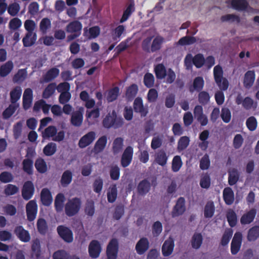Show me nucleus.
Wrapping results in <instances>:
<instances>
[{
  "instance_id": "obj_1",
  "label": "nucleus",
  "mask_w": 259,
  "mask_h": 259,
  "mask_svg": "<svg viewBox=\"0 0 259 259\" xmlns=\"http://www.w3.org/2000/svg\"><path fill=\"white\" fill-rule=\"evenodd\" d=\"M123 123V119L121 117H118L114 110L111 113H108L102 121L103 126L106 128H118L121 127Z\"/></svg>"
},
{
  "instance_id": "obj_2",
  "label": "nucleus",
  "mask_w": 259,
  "mask_h": 259,
  "mask_svg": "<svg viewBox=\"0 0 259 259\" xmlns=\"http://www.w3.org/2000/svg\"><path fill=\"white\" fill-rule=\"evenodd\" d=\"M81 201L80 198L74 197L69 199L64 206L65 212L69 217L77 214L80 209Z\"/></svg>"
},
{
  "instance_id": "obj_3",
  "label": "nucleus",
  "mask_w": 259,
  "mask_h": 259,
  "mask_svg": "<svg viewBox=\"0 0 259 259\" xmlns=\"http://www.w3.org/2000/svg\"><path fill=\"white\" fill-rule=\"evenodd\" d=\"M213 76L215 83L222 91H226L229 87V81L227 78L223 77L222 67L218 65L213 68Z\"/></svg>"
},
{
  "instance_id": "obj_4",
  "label": "nucleus",
  "mask_w": 259,
  "mask_h": 259,
  "mask_svg": "<svg viewBox=\"0 0 259 259\" xmlns=\"http://www.w3.org/2000/svg\"><path fill=\"white\" fill-rule=\"evenodd\" d=\"M82 28L81 23L78 20H74L69 23L66 27L67 32L71 33L68 36V40H73L79 37L81 34Z\"/></svg>"
},
{
  "instance_id": "obj_5",
  "label": "nucleus",
  "mask_w": 259,
  "mask_h": 259,
  "mask_svg": "<svg viewBox=\"0 0 259 259\" xmlns=\"http://www.w3.org/2000/svg\"><path fill=\"white\" fill-rule=\"evenodd\" d=\"M57 231L60 238L65 242L71 243L73 240L72 231L67 227L64 225L58 226Z\"/></svg>"
},
{
  "instance_id": "obj_6",
  "label": "nucleus",
  "mask_w": 259,
  "mask_h": 259,
  "mask_svg": "<svg viewBox=\"0 0 259 259\" xmlns=\"http://www.w3.org/2000/svg\"><path fill=\"white\" fill-rule=\"evenodd\" d=\"M185 203L186 201L184 197H181L178 198L171 211L172 218L180 216L185 212L186 211Z\"/></svg>"
},
{
  "instance_id": "obj_7",
  "label": "nucleus",
  "mask_w": 259,
  "mask_h": 259,
  "mask_svg": "<svg viewBox=\"0 0 259 259\" xmlns=\"http://www.w3.org/2000/svg\"><path fill=\"white\" fill-rule=\"evenodd\" d=\"M118 250V243L116 239H112L107 247V259H116Z\"/></svg>"
},
{
  "instance_id": "obj_8",
  "label": "nucleus",
  "mask_w": 259,
  "mask_h": 259,
  "mask_svg": "<svg viewBox=\"0 0 259 259\" xmlns=\"http://www.w3.org/2000/svg\"><path fill=\"white\" fill-rule=\"evenodd\" d=\"M242 241V234L240 232L235 233L231 243V252L233 255L236 254L240 250Z\"/></svg>"
},
{
  "instance_id": "obj_9",
  "label": "nucleus",
  "mask_w": 259,
  "mask_h": 259,
  "mask_svg": "<svg viewBox=\"0 0 259 259\" xmlns=\"http://www.w3.org/2000/svg\"><path fill=\"white\" fill-rule=\"evenodd\" d=\"M34 186L33 183L30 181L24 183L22 189V196L25 200L30 199L34 193Z\"/></svg>"
},
{
  "instance_id": "obj_10",
  "label": "nucleus",
  "mask_w": 259,
  "mask_h": 259,
  "mask_svg": "<svg viewBox=\"0 0 259 259\" xmlns=\"http://www.w3.org/2000/svg\"><path fill=\"white\" fill-rule=\"evenodd\" d=\"M133 108L134 111L139 113L141 117H145L148 113V108L144 106L143 100L141 97H137L135 99Z\"/></svg>"
},
{
  "instance_id": "obj_11",
  "label": "nucleus",
  "mask_w": 259,
  "mask_h": 259,
  "mask_svg": "<svg viewBox=\"0 0 259 259\" xmlns=\"http://www.w3.org/2000/svg\"><path fill=\"white\" fill-rule=\"evenodd\" d=\"M133 148L127 146L124 150L121 158V165L123 167H127L131 163L133 156Z\"/></svg>"
},
{
  "instance_id": "obj_12",
  "label": "nucleus",
  "mask_w": 259,
  "mask_h": 259,
  "mask_svg": "<svg viewBox=\"0 0 259 259\" xmlns=\"http://www.w3.org/2000/svg\"><path fill=\"white\" fill-rule=\"evenodd\" d=\"M26 211L27 220L29 222L34 220L37 212V205L34 200H30L26 204Z\"/></svg>"
},
{
  "instance_id": "obj_13",
  "label": "nucleus",
  "mask_w": 259,
  "mask_h": 259,
  "mask_svg": "<svg viewBox=\"0 0 259 259\" xmlns=\"http://www.w3.org/2000/svg\"><path fill=\"white\" fill-rule=\"evenodd\" d=\"M102 248L100 242L96 240L91 241L89 245V253L90 256L93 258L98 257L101 252Z\"/></svg>"
},
{
  "instance_id": "obj_14",
  "label": "nucleus",
  "mask_w": 259,
  "mask_h": 259,
  "mask_svg": "<svg viewBox=\"0 0 259 259\" xmlns=\"http://www.w3.org/2000/svg\"><path fill=\"white\" fill-rule=\"evenodd\" d=\"M59 69L56 67H53L50 69L42 75V78L40 80V83H44L52 81L59 75Z\"/></svg>"
},
{
  "instance_id": "obj_15",
  "label": "nucleus",
  "mask_w": 259,
  "mask_h": 259,
  "mask_svg": "<svg viewBox=\"0 0 259 259\" xmlns=\"http://www.w3.org/2000/svg\"><path fill=\"white\" fill-rule=\"evenodd\" d=\"M96 138V133L93 132H89L82 136L78 142V146L81 148H84L92 144Z\"/></svg>"
},
{
  "instance_id": "obj_16",
  "label": "nucleus",
  "mask_w": 259,
  "mask_h": 259,
  "mask_svg": "<svg viewBox=\"0 0 259 259\" xmlns=\"http://www.w3.org/2000/svg\"><path fill=\"white\" fill-rule=\"evenodd\" d=\"M83 108L80 107L77 111L73 112L71 115L70 122L73 126L79 127L83 121Z\"/></svg>"
},
{
  "instance_id": "obj_17",
  "label": "nucleus",
  "mask_w": 259,
  "mask_h": 259,
  "mask_svg": "<svg viewBox=\"0 0 259 259\" xmlns=\"http://www.w3.org/2000/svg\"><path fill=\"white\" fill-rule=\"evenodd\" d=\"M204 85V81L203 77L197 76L194 79L192 84L189 86V91L191 93L195 91L200 92L202 91Z\"/></svg>"
},
{
  "instance_id": "obj_18",
  "label": "nucleus",
  "mask_w": 259,
  "mask_h": 259,
  "mask_svg": "<svg viewBox=\"0 0 259 259\" xmlns=\"http://www.w3.org/2000/svg\"><path fill=\"white\" fill-rule=\"evenodd\" d=\"M14 233L18 238L23 242H27L30 240V236L28 231L25 230L22 226L15 228Z\"/></svg>"
},
{
  "instance_id": "obj_19",
  "label": "nucleus",
  "mask_w": 259,
  "mask_h": 259,
  "mask_svg": "<svg viewBox=\"0 0 259 259\" xmlns=\"http://www.w3.org/2000/svg\"><path fill=\"white\" fill-rule=\"evenodd\" d=\"M149 242L147 238H141L137 243L136 250L138 254H143L149 248Z\"/></svg>"
},
{
  "instance_id": "obj_20",
  "label": "nucleus",
  "mask_w": 259,
  "mask_h": 259,
  "mask_svg": "<svg viewBox=\"0 0 259 259\" xmlns=\"http://www.w3.org/2000/svg\"><path fill=\"white\" fill-rule=\"evenodd\" d=\"M256 214L255 208H252L246 213L243 214L240 218V223L242 225L250 224L254 220Z\"/></svg>"
},
{
  "instance_id": "obj_21",
  "label": "nucleus",
  "mask_w": 259,
  "mask_h": 259,
  "mask_svg": "<svg viewBox=\"0 0 259 259\" xmlns=\"http://www.w3.org/2000/svg\"><path fill=\"white\" fill-rule=\"evenodd\" d=\"M231 5L232 7L238 11H245L248 8L252 11L253 8L249 6V4L246 0H232Z\"/></svg>"
},
{
  "instance_id": "obj_22",
  "label": "nucleus",
  "mask_w": 259,
  "mask_h": 259,
  "mask_svg": "<svg viewBox=\"0 0 259 259\" xmlns=\"http://www.w3.org/2000/svg\"><path fill=\"white\" fill-rule=\"evenodd\" d=\"M175 244L172 239L169 238L165 240L162 246V253L164 256L170 255L174 248Z\"/></svg>"
},
{
  "instance_id": "obj_23",
  "label": "nucleus",
  "mask_w": 259,
  "mask_h": 259,
  "mask_svg": "<svg viewBox=\"0 0 259 259\" xmlns=\"http://www.w3.org/2000/svg\"><path fill=\"white\" fill-rule=\"evenodd\" d=\"M255 78V72L253 70L247 71L244 75L243 84L247 89H250L253 85Z\"/></svg>"
},
{
  "instance_id": "obj_24",
  "label": "nucleus",
  "mask_w": 259,
  "mask_h": 259,
  "mask_svg": "<svg viewBox=\"0 0 259 259\" xmlns=\"http://www.w3.org/2000/svg\"><path fill=\"white\" fill-rule=\"evenodd\" d=\"M40 199L45 206H48L53 201V198L50 191L47 188H44L40 193Z\"/></svg>"
},
{
  "instance_id": "obj_25",
  "label": "nucleus",
  "mask_w": 259,
  "mask_h": 259,
  "mask_svg": "<svg viewBox=\"0 0 259 259\" xmlns=\"http://www.w3.org/2000/svg\"><path fill=\"white\" fill-rule=\"evenodd\" d=\"M135 11V3L132 1L127 5L125 10L123 11L122 16L120 20L121 23L126 21Z\"/></svg>"
},
{
  "instance_id": "obj_26",
  "label": "nucleus",
  "mask_w": 259,
  "mask_h": 259,
  "mask_svg": "<svg viewBox=\"0 0 259 259\" xmlns=\"http://www.w3.org/2000/svg\"><path fill=\"white\" fill-rule=\"evenodd\" d=\"M168 159V156L164 150H159L155 154V162L162 166L166 165Z\"/></svg>"
},
{
  "instance_id": "obj_27",
  "label": "nucleus",
  "mask_w": 259,
  "mask_h": 259,
  "mask_svg": "<svg viewBox=\"0 0 259 259\" xmlns=\"http://www.w3.org/2000/svg\"><path fill=\"white\" fill-rule=\"evenodd\" d=\"M150 187V182L147 179H144L141 181L138 185V193L141 195H145L149 191Z\"/></svg>"
},
{
  "instance_id": "obj_28",
  "label": "nucleus",
  "mask_w": 259,
  "mask_h": 259,
  "mask_svg": "<svg viewBox=\"0 0 259 259\" xmlns=\"http://www.w3.org/2000/svg\"><path fill=\"white\" fill-rule=\"evenodd\" d=\"M223 199L227 205H231L234 200V194L232 189L230 187L225 188L223 190Z\"/></svg>"
},
{
  "instance_id": "obj_29",
  "label": "nucleus",
  "mask_w": 259,
  "mask_h": 259,
  "mask_svg": "<svg viewBox=\"0 0 259 259\" xmlns=\"http://www.w3.org/2000/svg\"><path fill=\"white\" fill-rule=\"evenodd\" d=\"M107 142V138L106 136H103L99 138L96 142L94 150L96 153L102 152L105 148Z\"/></svg>"
},
{
  "instance_id": "obj_30",
  "label": "nucleus",
  "mask_w": 259,
  "mask_h": 259,
  "mask_svg": "<svg viewBox=\"0 0 259 259\" xmlns=\"http://www.w3.org/2000/svg\"><path fill=\"white\" fill-rule=\"evenodd\" d=\"M65 200V197L63 194L60 193L56 195L55 199L54 206L57 212H60L63 210Z\"/></svg>"
},
{
  "instance_id": "obj_31",
  "label": "nucleus",
  "mask_w": 259,
  "mask_h": 259,
  "mask_svg": "<svg viewBox=\"0 0 259 259\" xmlns=\"http://www.w3.org/2000/svg\"><path fill=\"white\" fill-rule=\"evenodd\" d=\"M138 86L133 83L127 88L125 92V97L128 101L133 100L136 96L138 92Z\"/></svg>"
},
{
  "instance_id": "obj_32",
  "label": "nucleus",
  "mask_w": 259,
  "mask_h": 259,
  "mask_svg": "<svg viewBox=\"0 0 259 259\" xmlns=\"http://www.w3.org/2000/svg\"><path fill=\"white\" fill-rule=\"evenodd\" d=\"M259 237V226H254L247 232V239L249 242L255 241Z\"/></svg>"
},
{
  "instance_id": "obj_33",
  "label": "nucleus",
  "mask_w": 259,
  "mask_h": 259,
  "mask_svg": "<svg viewBox=\"0 0 259 259\" xmlns=\"http://www.w3.org/2000/svg\"><path fill=\"white\" fill-rule=\"evenodd\" d=\"M14 64L12 61H8L0 67V76L2 77L7 76L13 70Z\"/></svg>"
},
{
  "instance_id": "obj_34",
  "label": "nucleus",
  "mask_w": 259,
  "mask_h": 259,
  "mask_svg": "<svg viewBox=\"0 0 259 259\" xmlns=\"http://www.w3.org/2000/svg\"><path fill=\"white\" fill-rule=\"evenodd\" d=\"M56 90V83L55 82L49 83L42 92V98L45 99L50 98L55 93Z\"/></svg>"
},
{
  "instance_id": "obj_35",
  "label": "nucleus",
  "mask_w": 259,
  "mask_h": 259,
  "mask_svg": "<svg viewBox=\"0 0 259 259\" xmlns=\"http://www.w3.org/2000/svg\"><path fill=\"white\" fill-rule=\"evenodd\" d=\"M22 94V89L20 86L15 87L10 93V100L12 104H15L20 98Z\"/></svg>"
},
{
  "instance_id": "obj_36",
  "label": "nucleus",
  "mask_w": 259,
  "mask_h": 259,
  "mask_svg": "<svg viewBox=\"0 0 259 259\" xmlns=\"http://www.w3.org/2000/svg\"><path fill=\"white\" fill-rule=\"evenodd\" d=\"M72 177L73 175L70 170H65L63 173L60 180L61 185L64 187H67L72 182Z\"/></svg>"
},
{
  "instance_id": "obj_37",
  "label": "nucleus",
  "mask_w": 259,
  "mask_h": 259,
  "mask_svg": "<svg viewBox=\"0 0 259 259\" xmlns=\"http://www.w3.org/2000/svg\"><path fill=\"white\" fill-rule=\"evenodd\" d=\"M37 39V35L36 33H31L30 35L27 36V32L25 36L22 39V42L24 47H29L33 46Z\"/></svg>"
},
{
  "instance_id": "obj_38",
  "label": "nucleus",
  "mask_w": 259,
  "mask_h": 259,
  "mask_svg": "<svg viewBox=\"0 0 259 259\" xmlns=\"http://www.w3.org/2000/svg\"><path fill=\"white\" fill-rule=\"evenodd\" d=\"M120 89L118 87H115L109 90L107 93L106 99L108 102L115 101L119 95Z\"/></svg>"
},
{
  "instance_id": "obj_39",
  "label": "nucleus",
  "mask_w": 259,
  "mask_h": 259,
  "mask_svg": "<svg viewBox=\"0 0 259 259\" xmlns=\"http://www.w3.org/2000/svg\"><path fill=\"white\" fill-rule=\"evenodd\" d=\"M31 255L33 257L38 259L41 254L40 244L37 239L34 240L31 245Z\"/></svg>"
},
{
  "instance_id": "obj_40",
  "label": "nucleus",
  "mask_w": 259,
  "mask_h": 259,
  "mask_svg": "<svg viewBox=\"0 0 259 259\" xmlns=\"http://www.w3.org/2000/svg\"><path fill=\"white\" fill-rule=\"evenodd\" d=\"M226 218L229 226L234 227L237 223V217L236 212L232 209H229L226 213Z\"/></svg>"
},
{
  "instance_id": "obj_41",
  "label": "nucleus",
  "mask_w": 259,
  "mask_h": 259,
  "mask_svg": "<svg viewBox=\"0 0 259 259\" xmlns=\"http://www.w3.org/2000/svg\"><path fill=\"white\" fill-rule=\"evenodd\" d=\"M164 40V38L161 36H157L155 37L151 44V52L154 53L159 51L161 48Z\"/></svg>"
},
{
  "instance_id": "obj_42",
  "label": "nucleus",
  "mask_w": 259,
  "mask_h": 259,
  "mask_svg": "<svg viewBox=\"0 0 259 259\" xmlns=\"http://www.w3.org/2000/svg\"><path fill=\"white\" fill-rule=\"evenodd\" d=\"M154 72L157 79H162L166 76V70L163 64H158L154 67Z\"/></svg>"
},
{
  "instance_id": "obj_43",
  "label": "nucleus",
  "mask_w": 259,
  "mask_h": 259,
  "mask_svg": "<svg viewBox=\"0 0 259 259\" xmlns=\"http://www.w3.org/2000/svg\"><path fill=\"white\" fill-rule=\"evenodd\" d=\"M215 207L213 201H208L204 209V215L205 218H211L214 213Z\"/></svg>"
},
{
  "instance_id": "obj_44",
  "label": "nucleus",
  "mask_w": 259,
  "mask_h": 259,
  "mask_svg": "<svg viewBox=\"0 0 259 259\" xmlns=\"http://www.w3.org/2000/svg\"><path fill=\"white\" fill-rule=\"evenodd\" d=\"M228 183L230 186H233L237 183L239 178V174L236 168H233L228 171Z\"/></svg>"
},
{
  "instance_id": "obj_45",
  "label": "nucleus",
  "mask_w": 259,
  "mask_h": 259,
  "mask_svg": "<svg viewBox=\"0 0 259 259\" xmlns=\"http://www.w3.org/2000/svg\"><path fill=\"white\" fill-rule=\"evenodd\" d=\"M34 166L37 171L39 173L44 174L47 170V163L42 158L39 157L35 160Z\"/></svg>"
},
{
  "instance_id": "obj_46",
  "label": "nucleus",
  "mask_w": 259,
  "mask_h": 259,
  "mask_svg": "<svg viewBox=\"0 0 259 259\" xmlns=\"http://www.w3.org/2000/svg\"><path fill=\"white\" fill-rule=\"evenodd\" d=\"M190 143V138L187 136L181 137L178 141L177 150L179 152L183 151L185 150Z\"/></svg>"
},
{
  "instance_id": "obj_47",
  "label": "nucleus",
  "mask_w": 259,
  "mask_h": 259,
  "mask_svg": "<svg viewBox=\"0 0 259 259\" xmlns=\"http://www.w3.org/2000/svg\"><path fill=\"white\" fill-rule=\"evenodd\" d=\"M57 151V145L53 142L49 143L43 149L44 154L47 156L54 155Z\"/></svg>"
},
{
  "instance_id": "obj_48",
  "label": "nucleus",
  "mask_w": 259,
  "mask_h": 259,
  "mask_svg": "<svg viewBox=\"0 0 259 259\" xmlns=\"http://www.w3.org/2000/svg\"><path fill=\"white\" fill-rule=\"evenodd\" d=\"M51 27V21L48 18L41 19L39 23V30L42 34L47 33L48 30Z\"/></svg>"
},
{
  "instance_id": "obj_49",
  "label": "nucleus",
  "mask_w": 259,
  "mask_h": 259,
  "mask_svg": "<svg viewBox=\"0 0 259 259\" xmlns=\"http://www.w3.org/2000/svg\"><path fill=\"white\" fill-rule=\"evenodd\" d=\"M123 143V140L120 137L117 138L113 141L112 151L114 155L117 154L122 150Z\"/></svg>"
},
{
  "instance_id": "obj_50",
  "label": "nucleus",
  "mask_w": 259,
  "mask_h": 259,
  "mask_svg": "<svg viewBox=\"0 0 259 259\" xmlns=\"http://www.w3.org/2000/svg\"><path fill=\"white\" fill-rule=\"evenodd\" d=\"M57 133V128L53 125H50L47 127L42 133V137L44 139L54 138Z\"/></svg>"
},
{
  "instance_id": "obj_51",
  "label": "nucleus",
  "mask_w": 259,
  "mask_h": 259,
  "mask_svg": "<svg viewBox=\"0 0 259 259\" xmlns=\"http://www.w3.org/2000/svg\"><path fill=\"white\" fill-rule=\"evenodd\" d=\"M33 162L31 159L25 158L22 161L23 170L28 175L33 173Z\"/></svg>"
},
{
  "instance_id": "obj_52",
  "label": "nucleus",
  "mask_w": 259,
  "mask_h": 259,
  "mask_svg": "<svg viewBox=\"0 0 259 259\" xmlns=\"http://www.w3.org/2000/svg\"><path fill=\"white\" fill-rule=\"evenodd\" d=\"M203 241L202 236L200 233H195L191 240L192 247L195 249L200 247Z\"/></svg>"
},
{
  "instance_id": "obj_53",
  "label": "nucleus",
  "mask_w": 259,
  "mask_h": 259,
  "mask_svg": "<svg viewBox=\"0 0 259 259\" xmlns=\"http://www.w3.org/2000/svg\"><path fill=\"white\" fill-rule=\"evenodd\" d=\"M155 78L154 75L149 72L146 73L143 78V83L147 88H151L154 85Z\"/></svg>"
},
{
  "instance_id": "obj_54",
  "label": "nucleus",
  "mask_w": 259,
  "mask_h": 259,
  "mask_svg": "<svg viewBox=\"0 0 259 259\" xmlns=\"http://www.w3.org/2000/svg\"><path fill=\"white\" fill-rule=\"evenodd\" d=\"M233 233V231L231 228L227 229L225 230L221 240L220 243L222 246H225L228 245L232 238Z\"/></svg>"
},
{
  "instance_id": "obj_55",
  "label": "nucleus",
  "mask_w": 259,
  "mask_h": 259,
  "mask_svg": "<svg viewBox=\"0 0 259 259\" xmlns=\"http://www.w3.org/2000/svg\"><path fill=\"white\" fill-rule=\"evenodd\" d=\"M210 96L206 91H201L199 92L198 95V100L199 103L202 105H207L210 101Z\"/></svg>"
},
{
  "instance_id": "obj_56",
  "label": "nucleus",
  "mask_w": 259,
  "mask_h": 259,
  "mask_svg": "<svg viewBox=\"0 0 259 259\" xmlns=\"http://www.w3.org/2000/svg\"><path fill=\"white\" fill-rule=\"evenodd\" d=\"M37 229L38 232L41 235H45L47 233L48 227L47 222L44 219L40 218L37 220Z\"/></svg>"
},
{
  "instance_id": "obj_57",
  "label": "nucleus",
  "mask_w": 259,
  "mask_h": 259,
  "mask_svg": "<svg viewBox=\"0 0 259 259\" xmlns=\"http://www.w3.org/2000/svg\"><path fill=\"white\" fill-rule=\"evenodd\" d=\"M117 196V189L116 185H112L107 193V200L110 203L115 202Z\"/></svg>"
},
{
  "instance_id": "obj_58",
  "label": "nucleus",
  "mask_w": 259,
  "mask_h": 259,
  "mask_svg": "<svg viewBox=\"0 0 259 259\" xmlns=\"http://www.w3.org/2000/svg\"><path fill=\"white\" fill-rule=\"evenodd\" d=\"M192 63L197 68H200L204 65L205 59L202 54H198L192 59Z\"/></svg>"
},
{
  "instance_id": "obj_59",
  "label": "nucleus",
  "mask_w": 259,
  "mask_h": 259,
  "mask_svg": "<svg viewBox=\"0 0 259 259\" xmlns=\"http://www.w3.org/2000/svg\"><path fill=\"white\" fill-rule=\"evenodd\" d=\"M183 162L180 156H174L172 160L171 169L174 172H178L181 168Z\"/></svg>"
},
{
  "instance_id": "obj_60",
  "label": "nucleus",
  "mask_w": 259,
  "mask_h": 259,
  "mask_svg": "<svg viewBox=\"0 0 259 259\" xmlns=\"http://www.w3.org/2000/svg\"><path fill=\"white\" fill-rule=\"evenodd\" d=\"M242 106L247 110L250 109L252 107L255 109L257 107V103H254L253 100L251 98L247 97L243 100Z\"/></svg>"
},
{
  "instance_id": "obj_61",
  "label": "nucleus",
  "mask_w": 259,
  "mask_h": 259,
  "mask_svg": "<svg viewBox=\"0 0 259 259\" xmlns=\"http://www.w3.org/2000/svg\"><path fill=\"white\" fill-rule=\"evenodd\" d=\"M17 106L13 104H10L3 112L2 115L4 119H9L15 112Z\"/></svg>"
},
{
  "instance_id": "obj_62",
  "label": "nucleus",
  "mask_w": 259,
  "mask_h": 259,
  "mask_svg": "<svg viewBox=\"0 0 259 259\" xmlns=\"http://www.w3.org/2000/svg\"><path fill=\"white\" fill-rule=\"evenodd\" d=\"M210 165V161L209 156L207 154H205L200 160V168L202 170H206L209 168Z\"/></svg>"
},
{
  "instance_id": "obj_63",
  "label": "nucleus",
  "mask_w": 259,
  "mask_h": 259,
  "mask_svg": "<svg viewBox=\"0 0 259 259\" xmlns=\"http://www.w3.org/2000/svg\"><path fill=\"white\" fill-rule=\"evenodd\" d=\"M196 42V39L194 36H186L181 38L178 43L182 46L189 45Z\"/></svg>"
},
{
  "instance_id": "obj_64",
  "label": "nucleus",
  "mask_w": 259,
  "mask_h": 259,
  "mask_svg": "<svg viewBox=\"0 0 259 259\" xmlns=\"http://www.w3.org/2000/svg\"><path fill=\"white\" fill-rule=\"evenodd\" d=\"M53 258V259H70V255L64 250H59L54 253Z\"/></svg>"
}]
</instances>
